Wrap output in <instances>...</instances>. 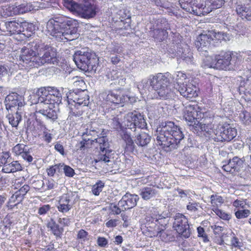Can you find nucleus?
Wrapping results in <instances>:
<instances>
[{
    "label": "nucleus",
    "instance_id": "64",
    "mask_svg": "<svg viewBox=\"0 0 251 251\" xmlns=\"http://www.w3.org/2000/svg\"><path fill=\"white\" fill-rule=\"evenodd\" d=\"M112 124L113 127L116 129H118L121 127V125L119 119L116 117L113 119Z\"/></svg>",
    "mask_w": 251,
    "mask_h": 251
},
{
    "label": "nucleus",
    "instance_id": "49",
    "mask_svg": "<svg viewBox=\"0 0 251 251\" xmlns=\"http://www.w3.org/2000/svg\"><path fill=\"white\" fill-rule=\"evenodd\" d=\"M251 214V211L248 209L238 210L235 213V215L237 219H243L248 217Z\"/></svg>",
    "mask_w": 251,
    "mask_h": 251
},
{
    "label": "nucleus",
    "instance_id": "36",
    "mask_svg": "<svg viewBox=\"0 0 251 251\" xmlns=\"http://www.w3.org/2000/svg\"><path fill=\"white\" fill-rule=\"evenodd\" d=\"M151 137L148 134L141 132L137 136L135 142L138 146L143 147L149 143Z\"/></svg>",
    "mask_w": 251,
    "mask_h": 251
},
{
    "label": "nucleus",
    "instance_id": "48",
    "mask_svg": "<svg viewBox=\"0 0 251 251\" xmlns=\"http://www.w3.org/2000/svg\"><path fill=\"white\" fill-rule=\"evenodd\" d=\"M213 210L218 216L223 220H229L231 219V215L230 214H227L217 208H215Z\"/></svg>",
    "mask_w": 251,
    "mask_h": 251
},
{
    "label": "nucleus",
    "instance_id": "7",
    "mask_svg": "<svg viewBox=\"0 0 251 251\" xmlns=\"http://www.w3.org/2000/svg\"><path fill=\"white\" fill-rule=\"evenodd\" d=\"M50 90L49 87H41L37 90L33 97L37 99L32 101L33 104H35V112L40 113L46 118L54 120L57 119V114L55 110H53L50 106Z\"/></svg>",
    "mask_w": 251,
    "mask_h": 251
},
{
    "label": "nucleus",
    "instance_id": "22",
    "mask_svg": "<svg viewBox=\"0 0 251 251\" xmlns=\"http://www.w3.org/2000/svg\"><path fill=\"white\" fill-rule=\"evenodd\" d=\"M211 33L212 31H208L207 33H202L197 37L195 45L200 51H206L203 48L206 49L213 40V35Z\"/></svg>",
    "mask_w": 251,
    "mask_h": 251
},
{
    "label": "nucleus",
    "instance_id": "39",
    "mask_svg": "<svg viewBox=\"0 0 251 251\" xmlns=\"http://www.w3.org/2000/svg\"><path fill=\"white\" fill-rule=\"evenodd\" d=\"M122 138L126 143L127 148L130 151H133L134 149V144L131 137L130 134L128 133L127 132H126L123 135Z\"/></svg>",
    "mask_w": 251,
    "mask_h": 251
},
{
    "label": "nucleus",
    "instance_id": "45",
    "mask_svg": "<svg viewBox=\"0 0 251 251\" xmlns=\"http://www.w3.org/2000/svg\"><path fill=\"white\" fill-rule=\"evenodd\" d=\"M104 186V182L101 180L98 181L92 187V191L93 194L95 196H98L102 191Z\"/></svg>",
    "mask_w": 251,
    "mask_h": 251
},
{
    "label": "nucleus",
    "instance_id": "29",
    "mask_svg": "<svg viewBox=\"0 0 251 251\" xmlns=\"http://www.w3.org/2000/svg\"><path fill=\"white\" fill-rule=\"evenodd\" d=\"M150 222L151 224H147V231L146 232L147 235L150 237L158 236L159 234L163 230V229L162 226L160 227L159 226H158L153 221Z\"/></svg>",
    "mask_w": 251,
    "mask_h": 251
},
{
    "label": "nucleus",
    "instance_id": "32",
    "mask_svg": "<svg viewBox=\"0 0 251 251\" xmlns=\"http://www.w3.org/2000/svg\"><path fill=\"white\" fill-rule=\"evenodd\" d=\"M187 79L186 75L181 71L177 72L173 75V80L174 83H176V85H175L176 89V87L183 85L186 83L188 81Z\"/></svg>",
    "mask_w": 251,
    "mask_h": 251
},
{
    "label": "nucleus",
    "instance_id": "56",
    "mask_svg": "<svg viewBox=\"0 0 251 251\" xmlns=\"http://www.w3.org/2000/svg\"><path fill=\"white\" fill-rule=\"evenodd\" d=\"M197 231L198 233V236L201 237L204 242H207L209 240L206 234L203 227L199 226L197 228Z\"/></svg>",
    "mask_w": 251,
    "mask_h": 251
},
{
    "label": "nucleus",
    "instance_id": "47",
    "mask_svg": "<svg viewBox=\"0 0 251 251\" xmlns=\"http://www.w3.org/2000/svg\"><path fill=\"white\" fill-rule=\"evenodd\" d=\"M26 147L24 144H18L13 147L12 151L17 155H22L27 150Z\"/></svg>",
    "mask_w": 251,
    "mask_h": 251
},
{
    "label": "nucleus",
    "instance_id": "31",
    "mask_svg": "<svg viewBox=\"0 0 251 251\" xmlns=\"http://www.w3.org/2000/svg\"><path fill=\"white\" fill-rule=\"evenodd\" d=\"M21 164L17 161H14L6 163L3 167L2 171L5 173H14L22 170Z\"/></svg>",
    "mask_w": 251,
    "mask_h": 251
},
{
    "label": "nucleus",
    "instance_id": "35",
    "mask_svg": "<svg viewBox=\"0 0 251 251\" xmlns=\"http://www.w3.org/2000/svg\"><path fill=\"white\" fill-rule=\"evenodd\" d=\"M23 109L19 108L14 114H9L7 116V118L9 120V123L13 127L18 126L19 123L22 120V114Z\"/></svg>",
    "mask_w": 251,
    "mask_h": 251
},
{
    "label": "nucleus",
    "instance_id": "17",
    "mask_svg": "<svg viewBox=\"0 0 251 251\" xmlns=\"http://www.w3.org/2000/svg\"><path fill=\"white\" fill-rule=\"evenodd\" d=\"M176 48V51L172 52L175 56H177L182 58L188 64L192 62L193 57L189 47L187 45L177 44Z\"/></svg>",
    "mask_w": 251,
    "mask_h": 251
},
{
    "label": "nucleus",
    "instance_id": "6",
    "mask_svg": "<svg viewBox=\"0 0 251 251\" xmlns=\"http://www.w3.org/2000/svg\"><path fill=\"white\" fill-rule=\"evenodd\" d=\"M179 2L182 9L198 16L207 14L224 3L223 0H179Z\"/></svg>",
    "mask_w": 251,
    "mask_h": 251
},
{
    "label": "nucleus",
    "instance_id": "13",
    "mask_svg": "<svg viewBox=\"0 0 251 251\" xmlns=\"http://www.w3.org/2000/svg\"><path fill=\"white\" fill-rule=\"evenodd\" d=\"M125 126L129 129H134L135 131L136 128H146L147 124L143 116L137 111L127 113L125 116Z\"/></svg>",
    "mask_w": 251,
    "mask_h": 251
},
{
    "label": "nucleus",
    "instance_id": "33",
    "mask_svg": "<svg viewBox=\"0 0 251 251\" xmlns=\"http://www.w3.org/2000/svg\"><path fill=\"white\" fill-rule=\"evenodd\" d=\"M73 101L76 105L85 106L89 103V97L84 91H82L78 97L74 98Z\"/></svg>",
    "mask_w": 251,
    "mask_h": 251
},
{
    "label": "nucleus",
    "instance_id": "11",
    "mask_svg": "<svg viewBox=\"0 0 251 251\" xmlns=\"http://www.w3.org/2000/svg\"><path fill=\"white\" fill-rule=\"evenodd\" d=\"M231 52L222 51L213 56H206L204 60L205 66L219 70L230 69L232 68Z\"/></svg>",
    "mask_w": 251,
    "mask_h": 251
},
{
    "label": "nucleus",
    "instance_id": "59",
    "mask_svg": "<svg viewBox=\"0 0 251 251\" xmlns=\"http://www.w3.org/2000/svg\"><path fill=\"white\" fill-rule=\"evenodd\" d=\"M199 203L196 202H189L187 205V209L191 211H196L198 210Z\"/></svg>",
    "mask_w": 251,
    "mask_h": 251
},
{
    "label": "nucleus",
    "instance_id": "30",
    "mask_svg": "<svg viewBox=\"0 0 251 251\" xmlns=\"http://www.w3.org/2000/svg\"><path fill=\"white\" fill-rule=\"evenodd\" d=\"M157 194V191L154 187H146L140 190V195L144 200H148L153 198Z\"/></svg>",
    "mask_w": 251,
    "mask_h": 251
},
{
    "label": "nucleus",
    "instance_id": "5",
    "mask_svg": "<svg viewBox=\"0 0 251 251\" xmlns=\"http://www.w3.org/2000/svg\"><path fill=\"white\" fill-rule=\"evenodd\" d=\"M95 133V130H87L82 134L83 140L77 143L76 145V148L77 150H82L84 148L87 141L95 142L97 144L96 147L100 149V151L94 159V161L96 163L101 162L106 164L107 165H110V163L112 162V161L111 160L112 150L109 149L108 139L106 136H100L94 139L92 137H87L92 136Z\"/></svg>",
    "mask_w": 251,
    "mask_h": 251
},
{
    "label": "nucleus",
    "instance_id": "8",
    "mask_svg": "<svg viewBox=\"0 0 251 251\" xmlns=\"http://www.w3.org/2000/svg\"><path fill=\"white\" fill-rule=\"evenodd\" d=\"M63 5L74 14L87 19L93 18L98 9L95 2L91 0H84L79 2L73 0H63Z\"/></svg>",
    "mask_w": 251,
    "mask_h": 251
},
{
    "label": "nucleus",
    "instance_id": "40",
    "mask_svg": "<svg viewBox=\"0 0 251 251\" xmlns=\"http://www.w3.org/2000/svg\"><path fill=\"white\" fill-rule=\"evenodd\" d=\"M210 202L212 206L218 207L224 202V199L218 194L210 196Z\"/></svg>",
    "mask_w": 251,
    "mask_h": 251
},
{
    "label": "nucleus",
    "instance_id": "28",
    "mask_svg": "<svg viewBox=\"0 0 251 251\" xmlns=\"http://www.w3.org/2000/svg\"><path fill=\"white\" fill-rule=\"evenodd\" d=\"M107 76L111 80H115V83L119 85L124 86L125 84L126 78L121 71L113 70L108 74Z\"/></svg>",
    "mask_w": 251,
    "mask_h": 251
},
{
    "label": "nucleus",
    "instance_id": "4",
    "mask_svg": "<svg viewBox=\"0 0 251 251\" xmlns=\"http://www.w3.org/2000/svg\"><path fill=\"white\" fill-rule=\"evenodd\" d=\"M71 23L70 20L63 21L59 18L50 19L47 23V32L59 42L72 41L77 38L78 34L76 27Z\"/></svg>",
    "mask_w": 251,
    "mask_h": 251
},
{
    "label": "nucleus",
    "instance_id": "25",
    "mask_svg": "<svg viewBox=\"0 0 251 251\" xmlns=\"http://www.w3.org/2000/svg\"><path fill=\"white\" fill-rule=\"evenodd\" d=\"M70 196L68 194H64L59 198L57 208L58 211L62 213H66L72 207L70 203Z\"/></svg>",
    "mask_w": 251,
    "mask_h": 251
},
{
    "label": "nucleus",
    "instance_id": "9",
    "mask_svg": "<svg viewBox=\"0 0 251 251\" xmlns=\"http://www.w3.org/2000/svg\"><path fill=\"white\" fill-rule=\"evenodd\" d=\"M171 74L169 72L164 74L158 73L153 79L154 98L167 100L174 98L175 95L169 85Z\"/></svg>",
    "mask_w": 251,
    "mask_h": 251
},
{
    "label": "nucleus",
    "instance_id": "55",
    "mask_svg": "<svg viewBox=\"0 0 251 251\" xmlns=\"http://www.w3.org/2000/svg\"><path fill=\"white\" fill-rule=\"evenodd\" d=\"M63 165V166L62 168H63L65 176L68 177H73L75 174L74 170L68 165Z\"/></svg>",
    "mask_w": 251,
    "mask_h": 251
},
{
    "label": "nucleus",
    "instance_id": "23",
    "mask_svg": "<svg viewBox=\"0 0 251 251\" xmlns=\"http://www.w3.org/2000/svg\"><path fill=\"white\" fill-rule=\"evenodd\" d=\"M243 163V161L239 157L235 156L229 160L227 164L223 166L224 170L230 173H234L240 170Z\"/></svg>",
    "mask_w": 251,
    "mask_h": 251
},
{
    "label": "nucleus",
    "instance_id": "63",
    "mask_svg": "<svg viewBox=\"0 0 251 251\" xmlns=\"http://www.w3.org/2000/svg\"><path fill=\"white\" fill-rule=\"evenodd\" d=\"M117 220H116V219H111L110 220H109L108 221H107L106 223H105V226L107 227H115L117 224Z\"/></svg>",
    "mask_w": 251,
    "mask_h": 251
},
{
    "label": "nucleus",
    "instance_id": "16",
    "mask_svg": "<svg viewBox=\"0 0 251 251\" xmlns=\"http://www.w3.org/2000/svg\"><path fill=\"white\" fill-rule=\"evenodd\" d=\"M23 29L22 23L17 22L16 21H2L0 23V30L4 32L6 35L19 34L23 31Z\"/></svg>",
    "mask_w": 251,
    "mask_h": 251
},
{
    "label": "nucleus",
    "instance_id": "20",
    "mask_svg": "<svg viewBox=\"0 0 251 251\" xmlns=\"http://www.w3.org/2000/svg\"><path fill=\"white\" fill-rule=\"evenodd\" d=\"M139 197L135 194L126 193L119 201L118 205L123 208V210H127L134 207L137 204Z\"/></svg>",
    "mask_w": 251,
    "mask_h": 251
},
{
    "label": "nucleus",
    "instance_id": "19",
    "mask_svg": "<svg viewBox=\"0 0 251 251\" xmlns=\"http://www.w3.org/2000/svg\"><path fill=\"white\" fill-rule=\"evenodd\" d=\"M176 89L180 94L187 99L196 98L198 96L197 87L191 83L187 82L183 85L176 87Z\"/></svg>",
    "mask_w": 251,
    "mask_h": 251
},
{
    "label": "nucleus",
    "instance_id": "27",
    "mask_svg": "<svg viewBox=\"0 0 251 251\" xmlns=\"http://www.w3.org/2000/svg\"><path fill=\"white\" fill-rule=\"evenodd\" d=\"M236 10L237 14L243 19L251 20V5L250 4H238Z\"/></svg>",
    "mask_w": 251,
    "mask_h": 251
},
{
    "label": "nucleus",
    "instance_id": "60",
    "mask_svg": "<svg viewBox=\"0 0 251 251\" xmlns=\"http://www.w3.org/2000/svg\"><path fill=\"white\" fill-rule=\"evenodd\" d=\"M22 157L25 160H26L28 162H32L33 160V158L31 155L30 154L29 150L27 149L22 154Z\"/></svg>",
    "mask_w": 251,
    "mask_h": 251
},
{
    "label": "nucleus",
    "instance_id": "38",
    "mask_svg": "<svg viewBox=\"0 0 251 251\" xmlns=\"http://www.w3.org/2000/svg\"><path fill=\"white\" fill-rule=\"evenodd\" d=\"M52 233L57 237H60L63 232V228L59 226L55 222L50 224Z\"/></svg>",
    "mask_w": 251,
    "mask_h": 251
},
{
    "label": "nucleus",
    "instance_id": "10",
    "mask_svg": "<svg viewBox=\"0 0 251 251\" xmlns=\"http://www.w3.org/2000/svg\"><path fill=\"white\" fill-rule=\"evenodd\" d=\"M210 129L209 132H206L210 138L216 142L230 141L235 138L237 134V129L230 124H219L214 129Z\"/></svg>",
    "mask_w": 251,
    "mask_h": 251
},
{
    "label": "nucleus",
    "instance_id": "58",
    "mask_svg": "<svg viewBox=\"0 0 251 251\" xmlns=\"http://www.w3.org/2000/svg\"><path fill=\"white\" fill-rule=\"evenodd\" d=\"M50 209V206L49 204H45L40 207L38 213L41 215H45Z\"/></svg>",
    "mask_w": 251,
    "mask_h": 251
},
{
    "label": "nucleus",
    "instance_id": "21",
    "mask_svg": "<svg viewBox=\"0 0 251 251\" xmlns=\"http://www.w3.org/2000/svg\"><path fill=\"white\" fill-rule=\"evenodd\" d=\"M6 107L7 109H11L18 106L17 110L22 109L24 105V99L22 96L18 95L16 93L9 94L5 98Z\"/></svg>",
    "mask_w": 251,
    "mask_h": 251
},
{
    "label": "nucleus",
    "instance_id": "18",
    "mask_svg": "<svg viewBox=\"0 0 251 251\" xmlns=\"http://www.w3.org/2000/svg\"><path fill=\"white\" fill-rule=\"evenodd\" d=\"M46 7V6L44 5V4L37 1H34L32 3H23L17 6L15 5V12L16 15H20Z\"/></svg>",
    "mask_w": 251,
    "mask_h": 251
},
{
    "label": "nucleus",
    "instance_id": "52",
    "mask_svg": "<svg viewBox=\"0 0 251 251\" xmlns=\"http://www.w3.org/2000/svg\"><path fill=\"white\" fill-rule=\"evenodd\" d=\"M29 190V186L28 185H24L22 187H21L19 190V194L16 193L15 195H13L10 200V201H13V199L15 198H17V197L19 195H22V196H25L27 192Z\"/></svg>",
    "mask_w": 251,
    "mask_h": 251
},
{
    "label": "nucleus",
    "instance_id": "50",
    "mask_svg": "<svg viewBox=\"0 0 251 251\" xmlns=\"http://www.w3.org/2000/svg\"><path fill=\"white\" fill-rule=\"evenodd\" d=\"M77 238L82 242L89 240L90 235L84 229H80L77 235Z\"/></svg>",
    "mask_w": 251,
    "mask_h": 251
},
{
    "label": "nucleus",
    "instance_id": "41",
    "mask_svg": "<svg viewBox=\"0 0 251 251\" xmlns=\"http://www.w3.org/2000/svg\"><path fill=\"white\" fill-rule=\"evenodd\" d=\"M108 51L112 54L117 53L120 54L123 51V48L118 43L111 44L107 47Z\"/></svg>",
    "mask_w": 251,
    "mask_h": 251
},
{
    "label": "nucleus",
    "instance_id": "44",
    "mask_svg": "<svg viewBox=\"0 0 251 251\" xmlns=\"http://www.w3.org/2000/svg\"><path fill=\"white\" fill-rule=\"evenodd\" d=\"M79 106L76 105H75L74 107H70V111L69 112V117L70 119L74 120V117H78L80 116L82 112L81 110H79Z\"/></svg>",
    "mask_w": 251,
    "mask_h": 251
},
{
    "label": "nucleus",
    "instance_id": "37",
    "mask_svg": "<svg viewBox=\"0 0 251 251\" xmlns=\"http://www.w3.org/2000/svg\"><path fill=\"white\" fill-rule=\"evenodd\" d=\"M0 8L4 17L16 15V13L15 12V5H14L5 4L2 5Z\"/></svg>",
    "mask_w": 251,
    "mask_h": 251
},
{
    "label": "nucleus",
    "instance_id": "15",
    "mask_svg": "<svg viewBox=\"0 0 251 251\" xmlns=\"http://www.w3.org/2000/svg\"><path fill=\"white\" fill-rule=\"evenodd\" d=\"M100 98L115 104H123L127 99L121 89L109 90L100 94Z\"/></svg>",
    "mask_w": 251,
    "mask_h": 251
},
{
    "label": "nucleus",
    "instance_id": "61",
    "mask_svg": "<svg viewBox=\"0 0 251 251\" xmlns=\"http://www.w3.org/2000/svg\"><path fill=\"white\" fill-rule=\"evenodd\" d=\"M58 222L63 226H68L71 223V220L68 217L59 218Z\"/></svg>",
    "mask_w": 251,
    "mask_h": 251
},
{
    "label": "nucleus",
    "instance_id": "1",
    "mask_svg": "<svg viewBox=\"0 0 251 251\" xmlns=\"http://www.w3.org/2000/svg\"><path fill=\"white\" fill-rule=\"evenodd\" d=\"M20 61L25 69L38 67L45 63L54 64L58 57L55 49L42 43L35 44L33 49L24 47L21 50Z\"/></svg>",
    "mask_w": 251,
    "mask_h": 251
},
{
    "label": "nucleus",
    "instance_id": "46",
    "mask_svg": "<svg viewBox=\"0 0 251 251\" xmlns=\"http://www.w3.org/2000/svg\"><path fill=\"white\" fill-rule=\"evenodd\" d=\"M10 154L8 152H0V166H5L11 161Z\"/></svg>",
    "mask_w": 251,
    "mask_h": 251
},
{
    "label": "nucleus",
    "instance_id": "57",
    "mask_svg": "<svg viewBox=\"0 0 251 251\" xmlns=\"http://www.w3.org/2000/svg\"><path fill=\"white\" fill-rule=\"evenodd\" d=\"M246 200H236L233 202L232 205L236 208H244L246 203Z\"/></svg>",
    "mask_w": 251,
    "mask_h": 251
},
{
    "label": "nucleus",
    "instance_id": "42",
    "mask_svg": "<svg viewBox=\"0 0 251 251\" xmlns=\"http://www.w3.org/2000/svg\"><path fill=\"white\" fill-rule=\"evenodd\" d=\"M239 118L242 123L245 125H249L251 122L250 114L245 110H243L240 112Z\"/></svg>",
    "mask_w": 251,
    "mask_h": 251
},
{
    "label": "nucleus",
    "instance_id": "3",
    "mask_svg": "<svg viewBox=\"0 0 251 251\" xmlns=\"http://www.w3.org/2000/svg\"><path fill=\"white\" fill-rule=\"evenodd\" d=\"M156 132L157 143L167 151L177 148L184 137L180 127L172 122L162 123Z\"/></svg>",
    "mask_w": 251,
    "mask_h": 251
},
{
    "label": "nucleus",
    "instance_id": "62",
    "mask_svg": "<svg viewBox=\"0 0 251 251\" xmlns=\"http://www.w3.org/2000/svg\"><path fill=\"white\" fill-rule=\"evenodd\" d=\"M112 211L116 214H119L121 213L122 211H124L125 210L123 209L121 206H119V205H116L114 204V205L111 206Z\"/></svg>",
    "mask_w": 251,
    "mask_h": 251
},
{
    "label": "nucleus",
    "instance_id": "34",
    "mask_svg": "<svg viewBox=\"0 0 251 251\" xmlns=\"http://www.w3.org/2000/svg\"><path fill=\"white\" fill-rule=\"evenodd\" d=\"M167 29H168V26H165L163 29H155L152 31V36L157 41H163L168 37Z\"/></svg>",
    "mask_w": 251,
    "mask_h": 251
},
{
    "label": "nucleus",
    "instance_id": "51",
    "mask_svg": "<svg viewBox=\"0 0 251 251\" xmlns=\"http://www.w3.org/2000/svg\"><path fill=\"white\" fill-rule=\"evenodd\" d=\"M165 217L161 215L156 214V212L154 211V213H152V215L151 216H147L146 218L147 221L150 222V221H153V222H159V220L164 219Z\"/></svg>",
    "mask_w": 251,
    "mask_h": 251
},
{
    "label": "nucleus",
    "instance_id": "14",
    "mask_svg": "<svg viewBox=\"0 0 251 251\" xmlns=\"http://www.w3.org/2000/svg\"><path fill=\"white\" fill-rule=\"evenodd\" d=\"M173 228L181 237L188 238L190 236L188 219L182 214L178 213L176 214Z\"/></svg>",
    "mask_w": 251,
    "mask_h": 251
},
{
    "label": "nucleus",
    "instance_id": "2",
    "mask_svg": "<svg viewBox=\"0 0 251 251\" xmlns=\"http://www.w3.org/2000/svg\"><path fill=\"white\" fill-rule=\"evenodd\" d=\"M183 117L192 129L209 132L212 126L214 114L211 111H203L197 105L189 104L183 110Z\"/></svg>",
    "mask_w": 251,
    "mask_h": 251
},
{
    "label": "nucleus",
    "instance_id": "26",
    "mask_svg": "<svg viewBox=\"0 0 251 251\" xmlns=\"http://www.w3.org/2000/svg\"><path fill=\"white\" fill-rule=\"evenodd\" d=\"M50 90V106L52 109L53 104H59L61 102L62 94L59 89L54 87H49Z\"/></svg>",
    "mask_w": 251,
    "mask_h": 251
},
{
    "label": "nucleus",
    "instance_id": "24",
    "mask_svg": "<svg viewBox=\"0 0 251 251\" xmlns=\"http://www.w3.org/2000/svg\"><path fill=\"white\" fill-rule=\"evenodd\" d=\"M156 75L151 76L149 79H145L140 82L137 85V88L142 95L147 94L151 90H153V83H155L153 79Z\"/></svg>",
    "mask_w": 251,
    "mask_h": 251
},
{
    "label": "nucleus",
    "instance_id": "53",
    "mask_svg": "<svg viewBox=\"0 0 251 251\" xmlns=\"http://www.w3.org/2000/svg\"><path fill=\"white\" fill-rule=\"evenodd\" d=\"M63 166V165H61V164L50 166L49 168L47 169L48 175L49 176H53L55 174L57 170L59 169L60 167L62 168Z\"/></svg>",
    "mask_w": 251,
    "mask_h": 251
},
{
    "label": "nucleus",
    "instance_id": "12",
    "mask_svg": "<svg viewBox=\"0 0 251 251\" xmlns=\"http://www.w3.org/2000/svg\"><path fill=\"white\" fill-rule=\"evenodd\" d=\"M74 60L79 69L85 72L94 70L98 62L94 53L84 50L75 51L74 55Z\"/></svg>",
    "mask_w": 251,
    "mask_h": 251
},
{
    "label": "nucleus",
    "instance_id": "43",
    "mask_svg": "<svg viewBox=\"0 0 251 251\" xmlns=\"http://www.w3.org/2000/svg\"><path fill=\"white\" fill-rule=\"evenodd\" d=\"M41 126L42 129L43 130L42 138L43 140L47 143H50L51 142L52 140L51 134L50 132V130H48L45 126L42 123Z\"/></svg>",
    "mask_w": 251,
    "mask_h": 251
},
{
    "label": "nucleus",
    "instance_id": "54",
    "mask_svg": "<svg viewBox=\"0 0 251 251\" xmlns=\"http://www.w3.org/2000/svg\"><path fill=\"white\" fill-rule=\"evenodd\" d=\"M97 243L100 248H107L108 245V240L104 237L99 236L97 238Z\"/></svg>",
    "mask_w": 251,
    "mask_h": 251
}]
</instances>
